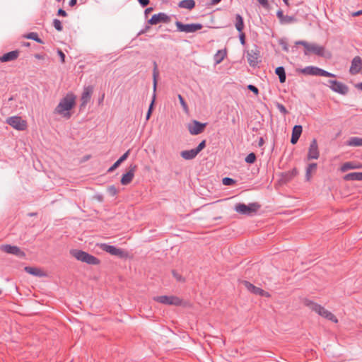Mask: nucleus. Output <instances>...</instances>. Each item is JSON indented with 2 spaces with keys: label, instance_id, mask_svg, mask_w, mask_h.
<instances>
[{
  "label": "nucleus",
  "instance_id": "f257e3e1",
  "mask_svg": "<svg viewBox=\"0 0 362 362\" xmlns=\"http://www.w3.org/2000/svg\"><path fill=\"white\" fill-rule=\"evenodd\" d=\"M76 99V97L73 93H67L60 100L54 112L66 119H69L71 117V114L69 111L75 106Z\"/></svg>",
  "mask_w": 362,
  "mask_h": 362
},
{
  "label": "nucleus",
  "instance_id": "f03ea898",
  "mask_svg": "<svg viewBox=\"0 0 362 362\" xmlns=\"http://www.w3.org/2000/svg\"><path fill=\"white\" fill-rule=\"evenodd\" d=\"M305 304L308 307H309L313 311H315L316 313H317L319 315L322 316V317H324L328 320H330L334 323L338 322V320L336 317V316L333 313H332L331 312H329V310L325 309L322 305H320L316 303H314L311 300H306L305 302Z\"/></svg>",
  "mask_w": 362,
  "mask_h": 362
},
{
  "label": "nucleus",
  "instance_id": "7ed1b4c3",
  "mask_svg": "<svg viewBox=\"0 0 362 362\" xmlns=\"http://www.w3.org/2000/svg\"><path fill=\"white\" fill-rule=\"evenodd\" d=\"M70 254L77 260L90 265H98L100 261L96 257L81 250H71Z\"/></svg>",
  "mask_w": 362,
  "mask_h": 362
},
{
  "label": "nucleus",
  "instance_id": "20e7f679",
  "mask_svg": "<svg viewBox=\"0 0 362 362\" xmlns=\"http://www.w3.org/2000/svg\"><path fill=\"white\" fill-rule=\"evenodd\" d=\"M70 254L77 260L90 265H98L100 261L96 257L81 250H71Z\"/></svg>",
  "mask_w": 362,
  "mask_h": 362
},
{
  "label": "nucleus",
  "instance_id": "39448f33",
  "mask_svg": "<svg viewBox=\"0 0 362 362\" xmlns=\"http://www.w3.org/2000/svg\"><path fill=\"white\" fill-rule=\"evenodd\" d=\"M259 208L260 205L256 202L250 203L248 205L243 203H238L235 204L234 210L240 214L252 216L257 213Z\"/></svg>",
  "mask_w": 362,
  "mask_h": 362
},
{
  "label": "nucleus",
  "instance_id": "423d86ee",
  "mask_svg": "<svg viewBox=\"0 0 362 362\" xmlns=\"http://www.w3.org/2000/svg\"><path fill=\"white\" fill-rule=\"evenodd\" d=\"M296 45H301L304 47V54L308 55L313 53L317 56L323 57L325 55V47L315 43H308L306 41L300 40L296 42Z\"/></svg>",
  "mask_w": 362,
  "mask_h": 362
},
{
  "label": "nucleus",
  "instance_id": "0eeeda50",
  "mask_svg": "<svg viewBox=\"0 0 362 362\" xmlns=\"http://www.w3.org/2000/svg\"><path fill=\"white\" fill-rule=\"evenodd\" d=\"M305 75L320 76L325 77H335L336 75L317 66H308L300 70Z\"/></svg>",
  "mask_w": 362,
  "mask_h": 362
},
{
  "label": "nucleus",
  "instance_id": "6e6552de",
  "mask_svg": "<svg viewBox=\"0 0 362 362\" xmlns=\"http://www.w3.org/2000/svg\"><path fill=\"white\" fill-rule=\"evenodd\" d=\"M100 248L106 252L110 253L112 255L117 256L119 258H127L128 257V252L125 250L117 248L115 246L110 245L106 243L100 244Z\"/></svg>",
  "mask_w": 362,
  "mask_h": 362
},
{
  "label": "nucleus",
  "instance_id": "1a4fd4ad",
  "mask_svg": "<svg viewBox=\"0 0 362 362\" xmlns=\"http://www.w3.org/2000/svg\"><path fill=\"white\" fill-rule=\"evenodd\" d=\"M175 25L178 31L186 33H195L203 28V25L201 23L183 24L179 21L175 22Z\"/></svg>",
  "mask_w": 362,
  "mask_h": 362
},
{
  "label": "nucleus",
  "instance_id": "9d476101",
  "mask_svg": "<svg viewBox=\"0 0 362 362\" xmlns=\"http://www.w3.org/2000/svg\"><path fill=\"white\" fill-rule=\"evenodd\" d=\"M153 96H152V100L149 105L148 111L150 112H152L156 97V88H157V83H158V78L159 76V71L158 69V65L156 62H153Z\"/></svg>",
  "mask_w": 362,
  "mask_h": 362
},
{
  "label": "nucleus",
  "instance_id": "9b49d317",
  "mask_svg": "<svg viewBox=\"0 0 362 362\" xmlns=\"http://www.w3.org/2000/svg\"><path fill=\"white\" fill-rule=\"evenodd\" d=\"M153 96H152V100L149 105L148 111L150 112H152L156 97V88H157V83H158V78L159 76V71L158 69V65L156 62H153Z\"/></svg>",
  "mask_w": 362,
  "mask_h": 362
},
{
  "label": "nucleus",
  "instance_id": "f8f14e48",
  "mask_svg": "<svg viewBox=\"0 0 362 362\" xmlns=\"http://www.w3.org/2000/svg\"><path fill=\"white\" fill-rule=\"evenodd\" d=\"M153 300L164 304V305H180L182 300L174 296H159L153 297Z\"/></svg>",
  "mask_w": 362,
  "mask_h": 362
},
{
  "label": "nucleus",
  "instance_id": "ddd939ff",
  "mask_svg": "<svg viewBox=\"0 0 362 362\" xmlns=\"http://www.w3.org/2000/svg\"><path fill=\"white\" fill-rule=\"evenodd\" d=\"M328 83L329 84L327 86L332 91L335 93L345 95L349 92V87L340 81L336 80H329Z\"/></svg>",
  "mask_w": 362,
  "mask_h": 362
},
{
  "label": "nucleus",
  "instance_id": "4468645a",
  "mask_svg": "<svg viewBox=\"0 0 362 362\" xmlns=\"http://www.w3.org/2000/svg\"><path fill=\"white\" fill-rule=\"evenodd\" d=\"M6 122L10 126L17 130L23 131L27 127V122L18 116L10 117L7 119Z\"/></svg>",
  "mask_w": 362,
  "mask_h": 362
},
{
  "label": "nucleus",
  "instance_id": "2eb2a0df",
  "mask_svg": "<svg viewBox=\"0 0 362 362\" xmlns=\"http://www.w3.org/2000/svg\"><path fill=\"white\" fill-rule=\"evenodd\" d=\"M1 250L4 252L8 254L14 255L20 258H25L26 255L25 253L20 249L18 246L11 245H2L1 246Z\"/></svg>",
  "mask_w": 362,
  "mask_h": 362
},
{
  "label": "nucleus",
  "instance_id": "dca6fc26",
  "mask_svg": "<svg viewBox=\"0 0 362 362\" xmlns=\"http://www.w3.org/2000/svg\"><path fill=\"white\" fill-rule=\"evenodd\" d=\"M206 126V123L193 120L192 124H188V130L192 135H198L204 132Z\"/></svg>",
  "mask_w": 362,
  "mask_h": 362
},
{
  "label": "nucleus",
  "instance_id": "f3484780",
  "mask_svg": "<svg viewBox=\"0 0 362 362\" xmlns=\"http://www.w3.org/2000/svg\"><path fill=\"white\" fill-rule=\"evenodd\" d=\"M170 21V17L165 13L160 12L158 14H154L148 21V23L150 25H156L159 23H169Z\"/></svg>",
  "mask_w": 362,
  "mask_h": 362
},
{
  "label": "nucleus",
  "instance_id": "a211bd4d",
  "mask_svg": "<svg viewBox=\"0 0 362 362\" xmlns=\"http://www.w3.org/2000/svg\"><path fill=\"white\" fill-rule=\"evenodd\" d=\"M259 57V51L258 47L255 45V49L247 51V59L250 66L255 67L258 64V58Z\"/></svg>",
  "mask_w": 362,
  "mask_h": 362
},
{
  "label": "nucleus",
  "instance_id": "6ab92c4d",
  "mask_svg": "<svg viewBox=\"0 0 362 362\" xmlns=\"http://www.w3.org/2000/svg\"><path fill=\"white\" fill-rule=\"evenodd\" d=\"M136 170V165H134V164H132L129 165V171L126 173H124L122 178H121V184L123 185H127L128 184H129L134 177V173Z\"/></svg>",
  "mask_w": 362,
  "mask_h": 362
},
{
  "label": "nucleus",
  "instance_id": "aec40b11",
  "mask_svg": "<svg viewBox=\"0 0 362 362\" xmlns=\"http://www.w3.org/2000/svg\"><path fill=\"white\" fill-rule=\"evenodd\" d=\"M319 156L320 153L318 151L317 140L315 139H313L309 146L308 159H317L319 158Z\"/></svg>",
  "mask_w": 362,
  "mask_h": 362
},
{
  "label": "nucleus",
  "instance_id": "412c9836",
  "mask_svg": "<svg viewBox=\"0 0 362 362\" xmlns=\"http://www.w3.org/2000/svg\"><path fill=\"white\" fill-rule=\"evenodd\" d=\"M362 68V59L360 57H355L351 61L349 71L351 74H358Z\"/></svg>",
  "mask_w": 362,
  "mask_h": 362
},
{
  "label": "nucleus",
  "instance_id": "4be33fe9",
  "mask_svg": "<svg viewBox=\"0 0 362 362\" xmlns=\"http://www.w3.org/2000/svg\"><path fill=\"white\" fill-rule=\"evenodd\" d=\"M243 284L247 288V289L250 291L251 293L259 295L260 296H267V293L264 291L263 289L254 286L252 284L250 283L249 281H244Z\"/></svg>",
  "mask_w": 362,
  "mask_h": 362
},
{
  "label": "nucleus",
  "instance_id": "5701e85b",
  "mask_svg": "<svg viewBox=\"0 0 362 362\" xmlns=\"http://www.w3.org/2000/svg\"><path fill=\"white\" fill-rule=\"evenodd\" d=\"M92 94V88L91 87H86L85 88L81 98V104L80 105V109L81 110L83 107H85L87 105V103L90 101Z\"/></svg>",
  "mask_w": 362,
  "mask_h": 362
},
{
  "label": "nucleus",
  "instance_id": "b1692460",
  "mask_svg": "<svg viewBox=\"0 0 362 362\" xmlns=\"http://www.w3.org/2000/svg\"><path fill=\"white\" fill-rule=\"evenodd\" d=\"M20 52L18 50H13L7 52L0 57V62H8L16 60L19 56Z\"/></svg>",
  "mask_w": 362,
  "mask_h": 362
},
{
  "label": "nucleus",
  "instance_id": "393cba45",
  "mask_svg": "<svg viewBox=\"0 0 362 362\" xmlns=\"http://www.w3.org/2000/svg\"><path fill=\"white\" fill-rule=\"evenodd\" d=\"M303 128L301 125H295L292 129V134L291 139V143L292 144H296L301 134H302Z\"/></svg>",
  "mask_w": 362,
  "mask_h": 362
},
{
  "label": "nucleus",
  "instance_id": "a878e982",
  "mask_svg": "<svg viewBox=\"0 0 362 362\" xmlns=\"http://www.w3.org/2000/svg\"><path fill=\"white\" fill-rule=\"evenodd\" d=\"M276 16L280 21V23L281 24H288L293 23L296 21V18L294 16H285L284 15L282 10H279L276 13Z\"/></svg>",
  "mask_w": 362,
  "mask_h": 362
},
{
  "label": "nucleus",
  "instance_id": "bb28decb",
  "mask_svg": "<svg viewBox=\"0 0 362 362\" xmlns=\"http://www.w3.org/2000/svg\"><path fill=\"white\" fill-rule=\"evenodd\" d=\"M298 174V170L296 168H293L291 170L284 172L281 173V181L284 182H288L291 181L294 177H296Z\"/></svg>",
  "mask_w": 362,
  "mask_h": 362
},
{
  "label": "nucleus",
  "instance_id": "cd10ccee",
  "mask_svg": "<svg viewBox=\"0 0 362 362\" xmlns=\"http://www.w3.org/2000/svg\"><path fill=\"white\" fill-rule=\"evenodd\" d=\"M24 270L27 273H28L31 275H33L35 276L42 277V276H45V274L40 268H37V267H25L24 268Z\"/></svg>",
  "mask_w": 362,
  "mask_h": 362
},
{
  "label": "nucleus",
  "instance_id": "c85d7f7f",
  "mask_svg": "<svg viewBox=\"0 0 362 362\" xmlns=\"http://www.w3.org/2000/svg\"><path fill=\"white\" fill-rule=\"evenodd\" d=\"M198 155L194 148L181 151L180 156L185 160H192Z\"/></svg>",
  "mask_w": 362,
  "mask_h": 362
},
{
  "label": "nucleus",
  "instance_id": "c756f323",
  "mask_svg": "<svg viewBox=\"0 0 362 362\" xmlns=\"http://www.w3.org/2000/svg\"><path fill=\"white\" fill-rule=\"evenodd\" d=\"M344 180L346 181L362 180V172L350 173L344 175Z\"/></svg>",
  "mask_w": 362,
  "mask_h": 362
},
{
  "label": "nucleus",
  "instance_id": "7c9ffc66",
  "mask_svg": "<svg viewBox=\"0 0 362 362\" xmlns=\"http://www.w3.org/2000/svg\"><path fill=\"white\" fill-rule=\"evenodd\" d=\"M235 27L239 33H241L245 28L243 18L239 13L235 14Z\"/></svg>",
  "mask_w": 362,
  "mask_h": 362
},
{
  "label": "nucleus",
  "instance_id": "2f4dec72",
  "mask_svg": "<svg viewBox=\"0 0 362 362\" xmlns=\"http://www.w3.org/2000/svg\"><path fill=\"white\" fill-rule=\"evenodd\" d=\"M178 6L182 8L192 10L195 7V1L194 0H182L179 2Z\"/></svg>",
  "mask_w": 362,
  "mask_h": 362
},
{
  "label": "nucleus",
  "instance_id": "473e14b6",
  "mask_svg": "<svg viewBox=\"0 0 362 362\" xmlns=\"http://www.w3.org/2000/svg\"><path fill=\"white\" fill-rule=\"evenodd\" d=\"M275 74L279 76L280 83H283L286 81V75L285 69L283 66H279L275 69Z\"/></svg>",
  "mask_w": 362,
  "mask_h": 362
},
{
  "label": "nucleus",
  "instance_id": "72a5a7b5",
  "mask_svg": "<svg viewBox=\"0 0 362 362\" xmlns=\"http://www.w3.org/2000/svg\"><path fill=\"white\" fill-rule=\"evenodd\" d=\"M346 145L349 146H361L362 138L360 137H351L347 141Z\"/></svg>",
  "mask_w": 362,
  "mask_h": 362
},
{
  "label": "nucleus",
  "instance_id": "f704fd0d",
  "mask_svg": "<svg viewBox=\"0 0 362 362\" xmlns=\"http://www.w3.org/2000/svg\"><path fill=\"white\" fill-rule=\"evenodd\" d=\"M226 50H218L216 54L214 55V61L216 64H220L226 57Z\"/></svg>",
  "mask_w": 362,
  "mask_h": 362
},
{
  "label": "nucleus",
  "instance_id": "c9c22d12",
  "mask_svg": "<svg viewBox=\"0 0 362 362\" xmlns=\"http://www.w3.org/2000/svg\"><path fill=\"white\" fill-rule=\"evenodd\" d=\"M361 168V166L356 165L351 162H346L341 165V170L342 172H346L349 170Z\"/></svg>",
  "mask_w": 362,
  "mask_h": 362
},
{
  "label": "nucleus",
  "instance_id": "e433bc0d",
  "mask_svg": "<svg viewBox=\"0 0 362 362\" xmlns=\"http://www.w3.org/2000/svg\"><path fill=\"white\" fill-rule=\"evenodd\" d=\"M24 37L27 38V39L33 40L35 42L40 43V44L44 43V42L42 40V39H40L38 37V34L35 32H31V33H28L27 35H24Z\"/></svg>",
  "mask_w": 362,
  "mask_h": 362
},
{
  "label": "nucleus",
  "instance_id": "4c0bfd02",
  "mask_svg": "<svg viewBox=\"0 0 362 362\" xmlns=\"http://www.w3.org/2000/svg\"><path fill=\"white\" fill-rule=\"evenodd\" d=\"M317 168V163H310L306 168L305 177L307 180H310L311 177V172Z\"/></svg>",
  "mask_w": 362,
  "mask_h": 362
},
{
  "label": "nucleus",
  "instance_id": "58836bf2",
  "mask_svg": "<svg viewBox=\"0 0 362 362\" xmlns=\"http://www.w3.org/2000/svg\"><path fill=\"white\" fill-rule=\"evenodd\" d=\"M275 105H276V108L279 110V112L281 114H283L284 115H286L288 113V112L286 110V108L285 107V106L284 105H282L281 103L276 102L275 103Z\"/></svg>",
  "mask_w": 362,
  "mask_h": 362
},
{
  "label": "nucleus",
  "instance_id": "ea45409f",
  "mask_svg": "<svg viewBox=\"0 0 362 362\" xmlns=\"http://www.w3.org/2000/svg\"><path fill=\"white\" fill-rule=\"evenodd\" d=\"M256 160V155L254 153H249L245 158V161L247 163H253Z\"/></svg>",
  "mask_w": 362,
  "mask_h": 362
},
{
  "label": "nucleus",
  "instance_id": "a19ab883",
  "mask_svg": "<svg viewBox=\"0 0 362 362\" xmlns=\"http://www.w3.org/2000/svg\"><path fill=\"white\" fill-rule=\"evenodd\" d=\"M53 25L57 31H62L63 30L62 22L57 18L53 20Z\"/></svg>",
  "mask_w": 362,
  "mask_h": 362
},
{
  "label": "nucleus",
  "instance_id": "79ce46f5",
  "mask_svg": "<svg viewBox=\"0 0 362 362\" xmlns=\"http://www.w3.org/2000/svg\"><path fill=\"white\" fill-rule=\"evenodd\" d=\"M178 99H179L180 105L182 107L185 112H188V106H187L185 99L180 94L178 95Z\"/></svg>",
  "mask_w": 362,
  "mask_h": 362
},
{
  "label": "nucleus",
  "instance_id": "37998d69",
  "mask_svg": "<svg viewBox=\"0 0 362 362\" xmlns=\"http://www.w3.org/2000/svg\"><path fill=\"white\" fill-rule=\"evenodd\" d=\"M107 192L112 197L115 196L118 192V191H117V188L115 187V185L109 186L107 187Z\"/></svg>",
  "mask_w": 362,
  "mask_h": 362
},
{
  "label": "nucleus",
  "instance_id": "c03bdc74",
  "mask_svg": "<svg viewBox=\"0 0 362 362\" xmlns=\"http://www.w3.org/2000/svg\"><path fill=\"white\" fill-rule=\"evenodd\" d=\"M279 44L282 47V49L285 52H288V45L287 42L284 39H280L279 40Z\"/></svg>",
  "mask_w": 362,
  "mask_h": 362
},
{
  "label": "nucleus",
  "instance_id": "a18cd8bd",
  "mask_svg": "<svg viewBox=\"0 0 362 362\" xmlns=\"http://www.w3.org/2000/svg\"><path fill=\"white\" fill-rule=\"evenodd\" d=\"M222 182L225 185H232L235 184V181L230 177H224L222 180Z\"/></svg>",
  "mask_w": 362,
  "mask_h": 362
},
{
  "label": "nucleus",
  "instance_id": "49530a36",
  "mask_svg": "<svg viewBox=\"0 0 362 362\" xmlns=\"http://www.w3.org/2000/svg\"><path fill=\"white\" fill-rule=\"evenodd\" d=\"M206 146V140L202 141L195 148V151L199 153L201 151H202Z\"/></svg>",
  "mask_w": 362,
  "mask_h": 362
},
{
  "label": "nucleus",
  "instance_id": "de8ad7c7",
  "mask_svg": "<svg viewBox=\"0 0 362 362\" xmlns=\"http://www.w3.org/2000/svg\"><path fill=\"white\" fill-rule=\"evenodd\" d=\"M247 89L250 90V91H252L255 95H258L259 94L258 88L256 86H255L254 85H252V84L248 85L247 86Z\"/></svg>",
  "mask_w": 362,
  "mask_h": 362
},
{
  "label": "nucleus",
  "instance_id": "09e8293b",
  "mask_svg": "<svg viewBox=\"0 0 362 362\" xmlns=\"http://www.w3.org/2000/svg\"><path fill=\"white\" fill-rule=\"evenodd\" d=\"M121 163L117 160L108 170V173L113 172L116 168H117Z\"/></svg>",
  "mask_w": 362,
  "mask_h": 362
},
{
  "label": "nucleus",
  "instance_id": "8fccbe9b",
  "mask_svg": "<svg viewBox=\"0 0 362 362\" xmlns=\"http://www.w3.org/2000/svg\"><path fill=\"white\" fill-rule=\"evenodd\" d=\"M129 150H128L127 152H125L117 160L120 163L124 162L129 156Z\"/></svg>",
  "mask_w": 362,
  "mask_h": 362
},
{
  "label": "nucleus",
  "instance_id": "3c124183",
  "mask_svg": "<svg viewBox=\"0 0 362 362\" xmlns=\"http://www.w3.org/2000/svg\"><path fill=\"white\" fill-rule=\"evenodd\" d=\"M239 39L241 45H245V35L243 31H241V33H239Z\"/></svg>",
  "mask_w": 362,
  "mask_h": 362
},
{
  "label": "nucleus",
  "instance_id": "603ef678",
  "mask_svg": "<svg viewBox=\"0 0 362 362\" xmlns=\"http://www.w3.org/2000/svg\"><path fill=\"white\" fill-rule=\"evenodd\" d=\"M264 8H269V4L268 0H257Z\"/></svg>",
  "mask_w": 362,
  "mask_h": 362
},
{
  "label": "nucleus",
  "instance_id": "864d4df0",
  "mask_svg": "<svg viewBox=\"0 0 362 362\" xmlns=\"http://www.w3.org/2000/svg\"><path fill=\"white\" fill-rule=\"evenodd\" d=\"M57 54H58V55L60 57L62 63H64V62H65V54H64V53L61 49H58L57 50Z\"/></svg>",
  "mask_w": 362,
  "mask_h": 362
},
{
  "label": "nucleus",
  "instance_id": "5fc2aeb1",
  "mask_svg": "<svg viewBox=\"0 0 362 362\" xmlns=\"http://www.w3.org/2000/svg\"><path fill=\"white\" fill-rule=\"evenodd\" d=\"M138 1L142 7L148 6L150 2L149 0H138Z\"/></svg>",
  "mask_w": 362,
  "mask_h": 362
},
{
  "label": "nucleus",
  "instance_id": "6e6d98bb",
  "mask_svg": "<svg viewBox=\"0 0 362 362\" xmlns=\"http://www.w3.org/2000/svg\"><path fill=\"white\" fill-rule=\"evenodd\" d=\"M57 15L65 17L67 16V13L64 9L59 8L57 11Z\"/></svg>",
  "mask_w": 362,
  "mask_h": 362
},
{
  "label": "nucleus",
  "instance_id": "4d7b16f0",
  "mask_svg": "<svg viewBox=\"0 0 362 362\" xmlns=\"http://www.w3.org/2000/svg\"><path fill=\"white\" fill-rule=\"evenodd\" d=\"M149 29H150V26H149V25H146V27H145L144 29H142V30H141L139 31V33H138V35L144 34V33H146V32H147V30H148Z\"/></svg>",
  "mask_w": 362,
  "mask_h": 362
},
{
  "label": "nucleus",
  "instance_id": "13d9d810",
  "mask_svg": "<svg viewBox=\"0 0 362 362\" xmlns=\"http://www.w3.org/2000/svg\"><path fill=\"white\" fill-rule=\"evenodd\" d=\"M173 276L177 279V281H182V276L180 274H177L175 271H173Z\"/></svg>",
  "mask_w": 362,
  "mask_h": 362
},
{
  "label": "nucleus",
  "instance_id": "bf43d9fd",
  "mask_svg": "<svg viewBox=\"0 0 362 362\" xmlns=\"http://www.w3.org/2000/svg\"><path fill=\"white\" fill-rule=\"evenodd\" d=\"M221 0H211L210 3L209 4V6H214L218 4L219 2H221Z\"/></svg>",
  "mask_w": 362,
  "mask_h": 362
},
{
  "label": "nucleus",
  "instance_id": "052dcab7",
  "mask_svg": "<svg viewBox=\"0 0 362 362\" xmlns=\"http://www.w3.org/2000/svg\"><path fill=\"white\" fill-rule=\"evenodd\" d=\"M360 15H362V10H359L352 13V16H358Z\"/></svg>",
  "mask_w": 362,
  "mask_h": 362
},
{
  "label": "nucleus",
  "instance_id": "680f3d73",
  "mask_svg": "<svg viewBox=\"0 0 362 362\" xmlns=\"http://www.w3.org/2000/svg\"><path fill=\"white\" fill-rule=\"evenodd\" d=\"M264 144V139L262 137H260L259 139V143H258L259 146H263Z\"/></svg>",
  "mask_w": 362,
  "mask_h": 362
},
{
  "label": "nucleus",
  "instance_id": "e2e57ef3",
  "mask_svg": "<svg viewBox=\"0 0 362 362\" xmlns=\"http://www.w3.org/2000/svg\"><path fill=\"white\" fill-rule=\"evenodd\" d=\"M355 87L361 90H362V82L356 83Z\"/></svg>",
  "mask_w": 362,
  "mask_h": 362
},
{
  "label": "nucleus",
  "instance_id": "0e129e2a",
  "mask_svg": "<svg viewBox=\"0 0 362 362\" xmlns=\"http://www.w3.org/2000/svg\"><path fill=\"white\" fill-rule=\"evenodd\" d=\"M77 0H70L69 1V6H74L76 4Z\"/></svg>",
  "mask_w": 362,
  "mask_h": 362
},
{
  "label": "nucleus",
  "instance_id": "69168bd1",
  "mask_svg": "<svg viewBox=\"0 0 362 362\" xmlns=\"http://www.w3.org/2000/svg\"><path fill=\"white\" fill-rule=\"evenodd\" d=\"M153 11V8L152 7H149V8H147L146 10H145V14H148V13H150L151 11Z\"/></svg>",
  "mask_w": 362,
  "mask_h": 362
},
{
  "label": "nucleus",
  "instance_id": "338daca9",
  "mask_svg": "<svg viewBox=\"0 0 362 362\" xmlns=\"http://www.w3.org/2000/svg\"><path fill=\"white\" fill-rule=\"evenodd\" d=\"M30 45V43L28 42H23L22 43V46H24V47H29Z\"/></svg>",
  "mask_w": 362,
  "mask_h": 362
},
{
  "label": "nucleus",
  "instance_id": "774afa93",
  "mask_svg": "<svg viewBox=\"0 0 362 362\" xmlns=\"http://www.w3.org/2000/svg\"><path fill=\"white\" fill-rule=\"evenodd\" d=\"M151 113H152V112H148V111L147 112V113H146V120H148V119H149V118H150V117H151Z\"/></svg>",
  "mask_w": 362,
  "mask_h": 362
}]
</instances>
